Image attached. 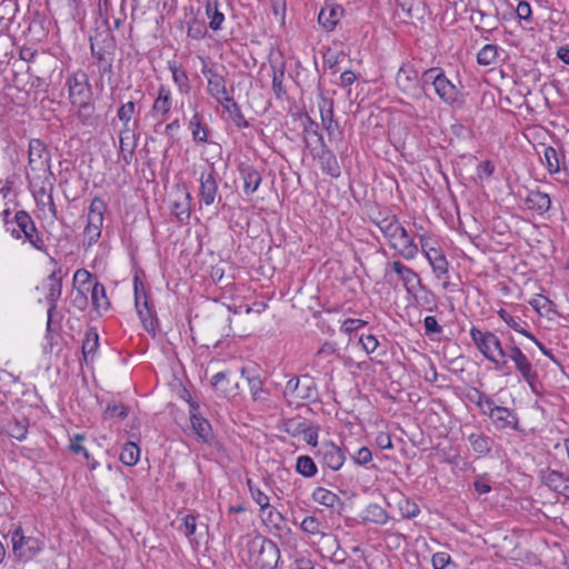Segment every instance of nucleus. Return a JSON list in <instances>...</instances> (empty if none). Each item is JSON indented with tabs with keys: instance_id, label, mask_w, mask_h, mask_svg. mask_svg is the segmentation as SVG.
Wrapping results in <instances>:
<instances>
[{
	"instance_id": "nucleus-1",
	"label": "nucleus",
	"mask_w": 569,
	"mask_h": 569,
	"mask_svg": "<svg viewBox=\"0 0 569 569\" xmlns=\"http://www.w3.org/2000/svg\"><path fill=\"white\" fill-rule=\"evenodd\" d=\"M377 227L388 240L389 246L399 256L412 260L418 253V246L400 224L396 216H388L376 221Z\"/></svg>"
},
{
	"instance_id": "nucleus-2",
	"label": "nucleus",
	"mask_w": 569,
	"mask_h": 569,
	"mask_svg": "<svg viewBox=\"0 0 569 569\" xmlns=\"http://www.w3.org/2000/svg\"><path fill=\"white\" fill-rule=\"evenodd\" d=\"M249 561L258 569H276L280 559L277 545L264 537L256 536L248 543Z\"/></svg>"
},
{
	"instance_id": "nucleus-3",
	"label": "nucleus",
	"mask_w": 569,
	"mask_h": 569,
	"mask_svg": "<svg viewBox=\"0 0 569 569\" xmlns=\"http://www.w3.org/2000/svg\"><path fill=\"white\" fill-rule=\"evenodd\" d=\"M470 336L478 350L486 359L496 366L505 367L507 365V351L502 348L499 338L490 331H481L472 327Z\"/></svg>"
},
{
	"instance_id": "nucleus-4",
	"label": "nucleus",
	"mask_w": 569,
	"mask_h": 569,
	"mask_svg": "<svg viewBox=\"0 0 569 569\" xmlns=\"http://www.w3.org/2000/svg\"><path fill=\"white\" fill-rule=\"evenodd\" d=\"M422 86L431 84L436 94L446 104L453 106L460 101V92L439 68H431L422 73Z\"/></svg>"
},
{
	"instance_id": "nucleus-5",
	"label": "nucleus",
	"mask_w": 569,
	"mask_h": 569,
	"mask_svg": "<svg viewBox=\"0 0 569 569\" xmlns=\"http://www.w3.org/2000/svg\"><path fill=\"white\" fill-rule=\"evenodd\" d=\"M104 209L106 203L100 198H94L90 203L87 216V226L84 228V236L88 238V246L96 243L100 238Z\"/></svg>"
},
{
	"instance_id": "nucleus-6",
	"label": "nucleus",
	"mask_w": 569,
	"mask_h": 569,
	"mask_svg": "<svg viewBox=\"0 0 569 569\" xmlns=\"http://www.w3.org/2000/svg\"><path fill=\"white\" fill-rule=\"evenodd\" d=\"M14 220L20 231L13 230L12 236L16 239H20L21 233H23V236L32 244V247H34L38 250H44L43 240L40 237L30 214L24 210H19L16 212Z\"/></svg>"
},
{
	"instance_id": "nucleus-7",
	"label": "nucleus",
	"mask_w": 569,
	"mask_h": 569,
	"mask_svg": "<svg viewBox=\"0 0 569 569\" xmlns=\"http://www.w3.org/2000/svg\"><path fill=\"white\" fill-rule=\"evenodd\" d=\"M67 86L71 103H82V101L91 100L92 91L84 71L77 70L68 77Z\"/></svg>"
},
{
	"instance_id": "nucleus-8",
	"label": "nucleus",
	"mask_w": 569,
	"mask_h": 569,
	"mask_svg": "<svg viewBox=\"0 0 569 569\" xmlns=\"http://www.w3.org/2000/svg\"><path fill=\"white\" fill-rule=\"evenodd\" d=\"M396 83L407 97L419 99L422 94V83H419L417 71L410 66H402L397 73Z\"/></svg>"
},
{
	"instance_id": "nucleus-9",
	"label": "nucleus",
	"mask_w": 569,
	"mask_h": 569,
	"mask_svg": "<svg viewBox=\"0 0 569 569\" xmlns=\"http://www.w3.org/2000/svg\"><path fill=\"white\" fill-rule=\"evenodd\" d=\"M538 478L546 487L557 495L569 497V476L550 468L541 469Z\"/></svg>"
},
{
	"instance_id": "nucleus-10",
	"label": "nucleus",
	"mask_w": 569,
	"mask_h": 569,
	"mask_svg": "<svg viewBox=\"0 0 569 569\" xmlns=\"http://www.w3.org/2000/svg\"><path fill=\"white\" fill-rule=\"evenodd\" d=\"M91 274L86 270H78L74 273L73 280L74 281H81L82 286H84L87 282L90 284L91 289V301L92 306L97 311H106L108 310L110 303L106 295V288L102 283L94 281L93 284H91L90 281Z\"/></svg>"
},
{
	"instance_id": "nucleus-11",
	"label": "nucleus",
	"mask_w": 569,
	"mask_h": 569,
	"mask_svg": "<svg viewBox=\"0 0 569 569\" xmlns=\"http://www.w3.org/2000/svg\"><path fill=\"white\" fill-rule=\"evenodd\" d=\"M11 541L13 552L18 558L30 559L40 550L38 539L26 537L21 527L14 529Z\"/></svg>"
},
{
	"instance_id": "nucleus-12",
	"label": "nucleus",
	"mask_w": 569,
	"mask_h": 569,
	"mask_svg": "<svg viewBox=\"0 0 569 569\" xmlns=\"http://www.w3.org/2000/svg\"><path fill=\"white\" fill-rule=\"evenodd\" d=\"M317 456L320 458V462L332 471L340 470L346 460L345 451L332 441L323 442L318 449Z\"/></svg>"
},
{
	"instance_id": "nucleus-13",
	"label": "nucleus",
	"mask_w": 569,
	"mask_h": 569,
	"mask_svg": "<svg viewBox=\"0 0 569 569\" xmlns=\"http://www.w3.org/2000/svg\"><path fill=\"white\" fill-rule=\"evenodd\" d=\"M202 73L207 77L209 94L217 100L218 103L231 101V96L227 89L226 79L213 69H202Z\"/></svg>"
},
{
	"instance_id": "nucleus-14",
	"label": "nucleus",
	"mask_w": 569,
	"mask_h": 569,
	"mask_svg": "<svg viewBox=\"0 0 569 569\" xmlns=\"http://www.w3.org/2000/svg\"><path fill=\"white\" fill-rule=\"evenodd\" d=\"M507 356L515 362L516 369L522 378L532 386L538 378V373L532 368V365L521 349L518 346L512 345L509 347Z\"/></svg>"
},
{
	"instance_id": "nucleus-15",
	"label": "nucleus",
	"mask_w": 569,
	"mask_h": 569,
	"mask_svg": "<svg viewBox=\"0 0 569 569\" xmlns=\"http://www.w3.org/2000/svg\"><path fill=\"white\" fill-rule=\"evenodd\" d=\"M483 413L489 416L497 429H519L517 415L506 407L495 405L489 411L483 410Z\"/></svg>"
},
{
	"instance_id": "nucleus-16",
	"label": "nucleus",
	"mask_w": 569,
	"mask_h": 569,
	"mask_svg": "<svg viewBox=\"0 0 569 569\" xmlns=\"http://www.w3.org/2000/svg\"><path fill=\"white\" fill-rule=\"evenodd\" d=\"M199 182L201 201L206 206H211L216 201L218 193V183L214 169L211 167L208 172H202L199 178Z\"/></svg>"
},
{
	"instance_id": "nucleus-17",
	"label": "nucleus",
	"mask_w": 569,
	"mask_h": 569,
	"mask_svg": "<svg viewBox=\"0 0 569 569\" xmlns=\"http://www.w3.org/2000/svg\"><path fill=\"white\" fill-rule=\"evenodd\" d=\"M188 402L190 405V422L194 433L203 442H209L212 439V429L209 421L198 413V403L191 400H188Z\"/></svg>"
},
{
	"instance_id": "nucleus-18",
	"label": "nucleus",
	"mask_w": 569,
	"mask_h": 569,
	"mask_svg": "<svg viewBox=\"0 0 569 569\" xmlns=\"http://www.w3.org/2000/svg\"><path fill=\"white\" fill-rule=\"evenodd\" d=\"M48 281H49V288H48V293H47V301H48L49 308H48L47 329L50 330L52 317L57 310V301L60 299L61 292H62V281H61V278L58 277L56 271H53L48 277Z\"/></svg>"
},
{
	"instance_id": "nucleus-19",
	"label": "nucleus",
	"mask_w": 569,
	"mask_h": 569,
	"mask_svg": "<svg viewBox=\"0 0 569 569\" xmlns=\"http://www.w3.org/2000/svg\"><path fill=\"white\" fill-rule=\"evenodd\" d=\"M29 167L31 170H42L49 167V157L46 144L39 139L29 142Z\"/></svg>"
},
{
	"instance_id": "nucleus-20",
	"label": "nucleus",
	"mask_w": 569,
	"mask_h": 569,
	"mask_svg": "<svg viewBox=\"0 0 569 569\" xmlns=\"http://www.w3.org/2000/svg\"><path fill=\"white\" fill-rule=\"evenodd\" d=\"M390 268L395 273H397L408 293H415L418 287H421V280L417 272H415L411 268L405 266L400 261H393L390 264Z\"/></svg>"
},
{
	"instance_id": "nucleus-21",
	"label": "nucleus",
	"mask_w": 569,
	"mask_h": 569,
	"mask_svg": "<svg viewBox=\"0 0 569 569\" xmlns=\"http://www.w3.org/2000/svg\"><path fill=\"white\" fill-rule=\"evenodd\" d=\"M343 14L342 7L338 4H326L318 14V22L327 31H332Z\"/></svg>"
},
{
	"instance_id": "nucleus-22",
	"label": "nucleus",
	"mask_w": 569,
	"mask_h": 569,
	"mask_svg": "<svg viewBox=\"0 0 569 569\" xmlns=\"http://www.w3.org/2000/svg\"><path fill=\"white\" fill-rule=\"evenodd\" d=\"M470 21L477 29L491 31L496 28L498 19L495 14L483 11L480 8H470Z\"/></svg>"
},
{
	"instance_id": "nucleus-23",
	"label": "nucleus",
	"mask_w": 569,
	"mask_h": 569,
	"mask_svg": "<svg viewBox=\"0 0 569 569\" xmlns=\"http://www.w3.org/2000/svg\"><path fill=\"white\" fill-rule=\"evenodd\" d=\"M120 152L123 161L129 164L133 158L137 146L136 134L130 128H122L120 131Z\"/></svg>"
},
{
	"instance_id": "nucleus-24",
	"label": "nucleus",
	"mask_w": 569,
	"mask_h": 569,
	"mask_svg": "<svg viewBox=\"0 0 569 569\" xmlns=\"http://www.w3.org/2000/svg\"><path fill=\"white\" fill-rule=\"evenodd\" d=\"M133 290H134V305L137 312L142 321L147 320V316L150 315L147 295L144 291L143 282L139 279L138 276L133 279Z\"/></svg>"
},
{
	"instance_id": "nucleus-25",
	"label": "nucleus",
	"mask_w": 569,
	"mask_h": 569,
	"mask_svg": "<svg viewBox=\"0 0 569 569\" xmlns=\"http://www.w3.org/2000/svg\"><path fill=\"white\" fill-rule=\"evenodd\" d=\"M525 203L528 209L536 210L539 214H543L550 209L551 200L547 193L532 190L528 192Z\"/></svg>"
},
{
	"instance_id": "nucleus-26",
	"label": "nucleus",
	"mask_w": 569,
	"mask_h": 569,
	"mask_svg": "<svg viewBox=\"0 0 569 569\" xmlns=\"http://www.w3.org/2000/svg\"><path fill=\"white\" fill-rule=\"evenodd\" d=\"M322 127L331 136L338 130V122L333 119V101L322 98L319 103Z\"/></svg>"
},
{
	"instance_id": "nucleus-27",
	"label": "nucleus",
	"mask_w": 569,
	"mask_h": 569,
	"mask_svg": "<svg viewBox=\"0 0 569 569\" xmlns=\"http://www.w3.org/2000/svg\"><path fill=\"white\" fill-rule=\"evenodd\" d=\"M240 174L243 180V190L246 194H252L261 183L260 173L251 166H240Z\"/></svg>"
},
{
	"instance_id": "nucleus-28",
	"label": "nucleus",
	"mask_w": 569,
	"mask_h": 569,
	"mask_svg": "<svg viewBox=\"0 0 569 569\" xmlns=\"http://www.w3.org/2000/svg\"><path fill=\"white\" fill-rule=\"evenodd\" d=\"M241 375L246 378L251 396L253 400H261L264 399L262 395L264 393L262 388V380L261 378L254 373V369L251 368H242Z\"/></svg>"
},
{
	"instance_id": "nucleus-29",
	"label": "nucleus",
	"mask_w": 569,
	"mask_h": 569,
	"mask_svg": "<svg viewBox=\"0 0 569 569\" xmlns=\"http://www.w3.org/2000/svg\"><path fill=\"white\" fill-rule=\"evenodd\" d=\"M320 162H321V168H322L323 172H326L327 174H329L332 178L340 177L341 168L337 160L336 154L332 151H330L328 149L322 150V152L320 154Z\"/></svg>"
},
{
	"instance_id": "nucleus-30",
	"label": "nucleus",
	"mask_w": 569,
	"mask_h": 569,
	"mask_svg": "<svg viewBox=\"0 0 569 569\" xmlns=\"http://www.w3.org/2000/svg\"><path fill=\"white\" fill-rule=\"evenodd\" d=\"M468 441L472 450L479 456H487L492 448V439L483 433H470L468 436Z\"/></svg>"
},
{
	"instance_id": "nucleus-31",
	"label": "nucleus",
	"mask_w": 569,
	"mask_h": 569,
	"mask_svg": "<svg viewBox=\"0 0 569 569\" xmlns=\"http://www.w3.org/2000/svg\"><path fill=\"white\" fill-rule=\"evenodd\" d=\"M172 107L171 92L166 87L161 86L158 91V97L153 102L152 110L157 113L167 114Z\"/></svg>"
},
{
	"instance_id": "nucleus-32",
	"label": "nucleus",
	"mask_w": 569,
	"mask_h": 569,
	"mask_svg": "<svg viewBox=\"0 0 569 569\" xmlns=\"http://www.w3.org/2000/svg\"><path fill=\"white\" fill-rule=\"evenodd\" d=\"M312 499L316 502L329 508H335L336 505L340 503V498L338 495L322 487L315 489L312 492Z\"/></svg>"
},
{
	"instance_id": "nucleus-33",
	"label": "nucleus",
	"mask_w": 569,
	"mask_h": 569,
	"mask_svg": "<svg viewBox=\"0 0 569 569\" xmlns=\"http://www.w3.org/2000/svg\"><path fill=\"white\" fill-rule=\"evenodd\" d=\"M220 104L229 113L230 118L238 128H247L249 126V122L246 120L239 104L234 101L232 97L230 102H224Z\"/></svg>"
},
{
	"instance_id": "nucleus-34",
	"label": "nucleus",
	"mask_w": 569,
	"mask_h": 569,
	"mask_svg": "<svg viewBox=\"0 0 569 569\" xmlns=\"http://www.w3.org/2000/svg\"><path fill=\"white\" fill-rule=\"evenodd\" d=\"M140 457V449L134 442H127L121 452H120V461L126 466H134Z\"/></svg>"
},
{
	"instance_id": "nucleus-35",
	"label": "nucleus",
	"mask_w": 569,
	"mask_h": 569,
	"mask_svg": "<svg viewBox=\"0 0 569 569\" xmlns=\"http://www.w3.org/2000/svg\"><path fill=\"white\" fill-rule=\"evenodd\" d=\"M99 347V336L98 332L90 328L86 333V339L82 342V356L86 361H88L89 356L94 355Z\"/></svg>"
},
{
	"instance_id": "nucleus-36",
	"label": "nucleus",
	"mask_w": 569,
	"mask_h": 569,
	"mask_svg": "<svg viewBox=\"0 0 569 569\" xmlns=\"http://www.w3.org/2000/svg\"><path fill=\"white\" fill-rule=\"evenodd\" d=\"M6 432L8 436L17 440H23L28 432V421L24 418L9 421L6 428Z\"/></svg>"
},
{
	"instance_id": "nucleus-37",
	"label": "nucleus",
	"mask_w": 569,
	"mask_h": 569,
	"mask_svg": "<svg viewBox=\"0 0 569 569\" xmlns=\"http://www.w3.org/2000/svg\"><path fill=\"white\" fill-rule=\"evenodd\" d=\"M189 126L192 130V138L196 142H207L208 129L201 123V116L196 112L189 121Z\"/></svg>"
},
{
	"instance_id": "nucleus-38",
	"label": "nucleus",
	"mask_w": 569,
	"mask_h": 569,
	"mask_svg": "<svg viewBox=\"0 0 569 569\" xmlns=\"http://www.w3.org/2000/svg\"><path fill=\"white\" fill-rule=\"evenodd\" d=\"M299 385H300V380L298 377H293L290 380H288V382L286 383L284 390H283L284 397H295L296 396L297 398H299L301 400L309 398L311 396V393H310L311 387L308 386L306 388L307 391L301 392L299 390Z\"/></svg>"
},
{
	"instance_id": "nucleus-39",
	"label": "nucleus",
	"mask_w": 569,
	"mask_h": 569,
	"mask_svg": "<svg viewBox=\"0 0 569 569\" xmlns=\"http://www.w3.org/2000/svg\"><path fill=\"white\" fill-rule=\"evenodd\" d=\"M296 470L301 476L311 478L317 473V466L309 456H300L297 459Z\"/></svg>"
},
{
	"instance_id": "nucleus-40",
	"label": "nucleus",
	"mask_w": 569,
	"mask_h": 569,
	"mask_svg": "<svg viewBox=\"0 0 569 569\" xmlns=\"http://www.w3.org/2000/svg\"><path fill=\"white\" fill-rule=\"evenodd\" d=\"M498 48L495 44H486L477 54V61L481 66H490L496 62Z\"/></svg>"
},
{
	"instance_id": "nucleus-41",
	"label": "nucleus",
	"mask_w": 569,
	"mask_h": 569,
	"mask_svg": "<svg viewBox=\"0 0 569 569\" xmlns=\"http://www.w3.org/2000/svg\"><path fill=\"white\" fill-rule=\"evenodd\" d=\"M542 162L546 164V167L550 173H556L560 169L557 150L552 147L543 148Z\"/></svg>"
},
{
	"instance_id": "nucleus-42",
	"label": "nucleus",
	"mask_w": 569,
	"mask_h": 569,
	"mask_svg": "<svg viewBox=\"0 0 569 569\" xmlns=\"http://www.w3.org/2000/svg\"><path fill=\"white\" fill-rule=\"evenodd\" d=\"M499 317L513 330L523 335L525 337L529 339H533V336L527 331L525 328L521 327V320L519 318H515L511 315H509L505 309H500L498 311Z\"/></svg>"
},
{
	"instance_id": "nucleus-43",
	"label": "nucleus",
	"mask_w": 569,
	"mask_h": 569,
	"mask_svg": "<svg viewBox=\"0 0 569 569\" xmlns=\"http://www.w3.org/2000/svg\"><path fill=\"white\" fill-rule=\"evenodd\" d=\"M78 107V118L83 124H92L94 106L91 100L82 101V103H72Z\"/></svg>"
},
{
	"instance_id": "nucleus-44",
	"label": "nucleus",
	"mask_w": 569,
	"mask_h": 569,
	"mask_svg": "<svg viewBox=\"0 0 569 569\" xmlns=\"http://www.w3.org/2000/svg\"><path fill=\"white\" fill-rule=\"evenodd\" d=\"M284 80V69H276L272 67V90L277 99H282L286 94V89L283 86Z\"/></svg>"
},
{
	"instance_id": "nucleus-45",
	"label": "nucleus",
	"mask_w": 569,
	"mask_h": 569,
	"mask_svg": "<svg viewBox=\"0 0 569 569\" xmlns=\"http://www.w3.org/2000/svg\"><path fill=\"white\" fill-rule=\"evenodd\" d=\"M336 352L337 349L333 343L325 342L315 355L313 363L320 366L323 361L331 362L330 357L335 356Z\"/></svg>"
},
{
	"instance_id": "nucleus-46",
	"label": "nucleus",
	"mask_w": 569,
	"mask_h": 569,
	"mask_svg": "<svg viewBox=\"0 0 569 569\" xmlns=\"http://www.w3.org/2000/svg\"><path fill=\"white\" fill-rule=\"evenodd\" d=\"M433 252L435 257H432L430 264L433 269V272L437 274L438 278H440L441 276L448 272V261L440 251Z\"/></svg>"
},
{
	"instance_id": "nucleus-47",
	"label": "nucleus",
	"mask_w": 569,
	"mask_h": 569,
	"mask_svg": "<svg viewBox=\"0 0 569 569\" xmlns=\"http://www.w3.org/2000/svg\"><path fill=\"white\" fill-rule=\"evenodd\" d=\"M136 104L132 101L123 103L117 112L118 119L122 122V128H129V122L134 113Z\"/></svg>"
},
{
	"instance_id": "nucleus-48",
	"label": "nucleus",
	"mask_w": 569,
	"mask_h": 569,
	"mask_svg": "<svg viewBox=\"0 0 569 569\" xmlns=\"http://www.w3.org/2000/svg\"><path fill=\"white\" fill-rule=\"evenodd\" d=\"M128 416V408L123 405H108L104 412L103 418L106 420L113 419L116 417L120 419H124Z\"/></svg>"
},
{
	"instance_id": "nucleus-49",
	"label": "nucleus",
	"mask_w": 569,
	"mask_h": 569,
	"mask_svg": "<svg viewBox=\"0 0 569 569\" xmlns=\"http://www.w3.org/2000/svg\"><path fill=\"white\" fill-rule=\"evenodd\" d=\"M248 487L253 500L260 506L261 510H264L270 507L269 497L262 492L259 488L252 486L251 480H248Z\"/></svg>"
},
{
	"instance_id": "nucleus-50",
	"label": "nucleus",
	"mask_w": 569,
	"mask_h": 569,
	"mask_svg": "<svg viewBox=\"0 0 569 569\" xmlns=\"http://www.w3.org/2000/svg\"><path fill=\"white\" fill-rule=\"evenodd\" d=\"M433 569H446L449 566L456 568V565L452 562L451 557L447 552H436L431 559Z\"/></svg>"
},
{
	"instance_id": "nucleus-51",
	"label": "nucleus",
	"mask_w": 569,
	"mask_h": 569,
	"mask_svg": "<svg viewBox=\"0 0 569 569\" xmlns=\"http://www.w3.org/2000/svg\"><path fill=\"white\" fill-rule=\"evenodd\" d=\"M320 525L318 518L308 516L302 520L300 527L307 533L317 535L320 532Z\"/></svg>"
},
{
	"instance_id": "nucleus-52",
	"label": "nucleus",
	"mask_w": 569,
	"mask_h": 569,
	"mask_svg": "<svg viewBox=\"0 0 569 569\" xmlns=\"http://www.w3.org/2000/svg\"><path fill=\"white\" fill-rule=\"evenodd\" d=\"M368 513L370 515V520L376 523H386L388 520L387 512L378 505H371L368 508Z\"/></svg>"
},
{
	"instance_id": "nucleus-53",
	"label": "nucleus",
	"mask_w": 569,
	"mask_h": 569,
	"mask_svg": "<svg viewBox=\"0 0 569 569\" xmlns=\"http://www.w3.org/2000/svg\"><path fill=\"white\" fill-rule=\"evenodd\" d=\"M423 326L427 336L439 335L442 332V327L433 316H427L423 320Z\"/></svg>"
},
{
	"instance_id": "nucleus-54",
	"label": "nucleus",
	"mask_w": 569,
	"mask_h": 569,
	"mask_svg": "<svg viewBox=\"0 0 569 569\" xmlns=\"http://www.w3.org/2000/svg\"><path fill=\"white\" fill-rule=\"evenodd\" d=\"M327 548L328 549H335V551L332 552L331 555V559L337 562V563H342L345 562V551L340 550L339 549V543H338V540L336 538H330L328 541H327Z\"/></svg>"
},
{
	"instance_id": "nucleus-55",
	"label": "nucleus",
	"mask_w": 569,
	"mask_h": 569,
	"mask_svg": "<svg viewBox=\"0 0 569 569\" xmlns=\"http://www.w3.org/2000/svg\"><path fill=\"white\" fill-rule=\"evenodd\" d=\"M400 511L406 518H415L420 510L416 503L409 501L408 499H403L400 502Z\"/></svg>"
},
{
	"instance_id": "nucleus-56",
	"label": "nucleus",
	"mask_w": 569,
	"mask_h": 569,
	"mask_svg": "<svg viewBox=\"0 0 569 569\" xmlns=\"http://www.w3.org/2000/svg\"><path fill=\"white\" fill-rule=\"evenodd\" d=\"M355 463L359 466L367 465L372 459V453L369 448L362 447L357 450L355 455L351 456Z\"/></svg>"
},
{
	"instance_id": "nucleus-57",
	"label": "nucleus",
	"mask_w": 569,
	"mask_h": 569,
	"mask_svg": "<svg viewBox=\"0 0 569 569\" xmlns=\"http://www.w3.org/2000/svg\"><path fill=\"white\" fill-rule=\"evenodd\" d=\"M89 289H90V284L86 289H82V288L77 289L74 297L72 299V303L77 309L84 310L87 308L88 298L86 295V290H89Z\"/></svg>"
},
{
	"instance_id": "nucleus-58",
	"label": "nucleus",
	"mask_w": 569,
	"mask_h": 569,
	"mask_svg": "<svg viewBox=\"0 0 569 569\" xmlns=\"http://www.w3.org/2000/svg\"><path fill=\"white\" fill-rule=\"evenodd\" d=\"M359 342L367 353H372L379 345L377 338L372 335L361 336Z\"/></svg>"
},
{
	"instance_id": "nucleus-59",
	"label": "nucleus",
	"mask_w": 569,
	"mask_h": 569,
	"mask_svg": "<svg viewBox=\"0 0 569 569\" xmlns=\"http://www.w3.org/2000/svg\"><path fill=\"white\" fill-rule=\"evenodd\" d=\"M172 212L179 221H184L190 217V209L188 203L174 202Z\"/></svg>"
},
{
	"instance_id": "nucleus-60",
	"label": "nucleus",
	"mask_w": 569,
	"mask_h": 569,
	"mask_svg": "<svg viewBox=\"0 0 569 569\" xmlns=\"http://www.w3.org/2000/svg\"><path fill=\"white\" fill-rule=\"evenodd\" d=\"M366 323L367 322L365 320L349 318L343 321L341 330L347 333H351V332L358 330L359 328L363 327Z\"/></svg>"
},
{
	"instance_id": "nucleus-61",
	"label": "nucleus",
	"mask_w": 569,
	"mask_h": 569,
	"mask_svg": "<svg viewBox=\"0 0 569 569\" xmlns=\"http://www.w3.org/2000/svg\"><path fill=\"white\" fill-rule=\"evenodd\" d=\"M301 432L305 435V440L308 445L313 447L317 446L318 428L316 427H302Z\"/></svg>"
},
{
	"instance_id": "nucleus-62",
	"label": "nucleus",
	"mask_w": 569,
	"mask_h": 569,
	"mask_svg": "<svg viewBox=\"0 0 569 569\" xmlns=\"http://www.w3.org/2000/svg\"><path fill=\"white\" fill-rule=\"evenodd\" d=\"M476 392L478 396V399L476 400V405L478 407H480L482 409V411L486 410L485 408H487V411H489L491 409V407L495 406L493 400L478 390H476Z\"/></svg>"
},
{
	"instance_id": "nucleus-63",
	"label": "nucleus",
	"mask_w": 569,
	"mask_h": 569,
	"mask_svg": "<svg viewBox=\"0 0 569 569\" xmlns=\"http://www.w3.org/2000/svg\"><path fill=\"white\" fill-rule=\"evenodd\" d=\"M184 535L187 537L192 536L196 532L197 523L196 518L191 515H187L183 519Z\"/></svg>"
},
{
	"instance_id": "nucleus-64",
	"label": "nucleus",
	"mask_w": 569,
	"mask_h": 569,
	"mask_svg": "<svg viewBox=\"0 0 569 569\" xmlns=\"http://www.w3.org/2000/svg\"><path fill=\"white\" fill-rule=\"evenodd\" d=\"M517 16L522 20H528L531 16V7L528 2L521 1L516 9Z\"/></svg>"
}]
</instances>
